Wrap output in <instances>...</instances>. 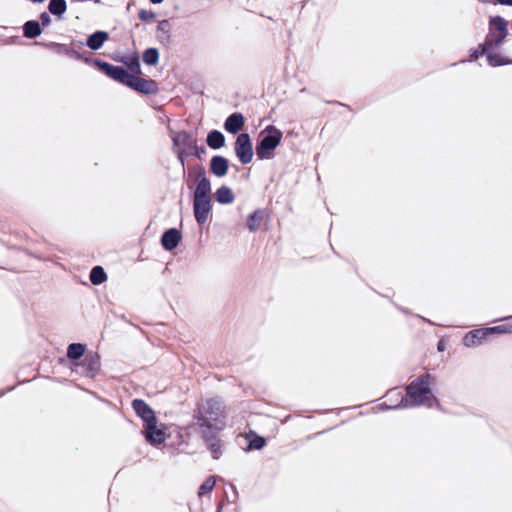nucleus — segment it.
<instances>
[{"label":"nucleus","instance_id":"f257e3e1","mask_svg":"<svg viewBox=\"0 0 512 512\" xmlns=\"http://www.w3.org/2000/svg\"><path fill=\"white\" fill-rule=\"evenodd\" d=\"M225 418L226 416L223 411H206L204 415L198 419V425L201 429V433L207 440H211L210 450L215 459H218L221 454L220 444L212 438L215 433L223 430L226 426Z\"/></svg>","mask_w":512,"mask_h":512},{"label":"nucleus","instance_id":"f03ea898","mask_svg":"<svg viewBox=\"0 0 512 512\" xmlns=\"http://www.w3.org/2000/svg\"><path fill=\"white\" fill-rule=\"evenodd\" d=\"M431 378L429 375L420 377L417 381L412 382L407 387L408 399H401L399 405L393 406L398 407H410L417 405H428L431 406L434 400L430 390Z\"/></svg>","mask_w":512,"mask_h":512},{"label":"nucleus","instance_id":"7ed1b4c3","mask_svg":"<svg viewBox=\"0 0 512 512\" xmlns=\"http://www.w3.org/2000/svg\"><path fill=\"white\" fill-rule=\"evenodd\" d=\"M282 132L274 127L268 126L260 133V141L256 146V155L260 160L272 159L274 150L282 140Z\"/></svg>","mask_w":512,"mask_h":512},{"label":"nucleus","instance_id":"20e7f679","mask_svg":"<svg viewBox=\"0 0 512 512\" xmlns=\"http://www.w3.org/2000/svg\"><path fill=\"white\" fill-rule=\"evenodd\" d=\"M235 153L242 164H248L253 158V147L247 133L240 134L235 141Z\"/></svg>","mask_w":512,"mask_h":512},{"label":"nucleus","instance_id":"39448f33","mask_svg":"<svg viewBox=\"0 0 512 512\" xmlns=\"http://www.w3.org/2000/svg\"><path fill=\"white\" fill-rule=\"evenodd\" d=\"M144 435L151 445L162 444L168 437L167 427L165 425H157V420L144 427Z\"/></svg>","mask_w":512,"mask_h":512},{"label":"nucleus","instance_id":"423d86ee","mask_svg":"<svg viewBox=\"0 0 512 512\" xmlns=\"http://www.w3.org/2000/svg\"><path fill=\"white\" fill-rule=\"evenodd\" d=\"M211 211V199L193 198V214L199 225H203L208 221Z\"/></svg>","mask_w":512,"mask_h":512},{"label":"nucleus","instance_id":"0eeeda50","mask_svg":"<svg viewBox=\"0 0 512 512\" xmlns=\"http://www.w3.org/2000/svg\"><path fill=\"white\" fill-rule=\"evenodd\" d=\"M95 66H97L101 71H103L107 76L112 79L127 85V82L130 78L129 73L125 69L119 66H113L107 62H103L101 60H96L94 62Z\"/></svg>","mask_w":512,"mask_h":512},{"label":"nucleus","instance_id":"6e6552de","mask_svg":"<svg viewBox=\"0 0 512 512\" xmlns=\"http://www.w3.org/2000/svg\"><path fill=\"white\" fill-rule=\"evenodd\" d=\"M195 183L193 198L211 199V183L203 168L197 171Z\"/></svg>","mask_w":512,"mask_h":512},{"label":"nucleus","instance_id":"1a4fd4ad","mask_svg":"<svg viewBox=\"0 0 512 512\" xmlns=\"http://www.w3.org/2000/svg\"><path fill=\"white\" fill-rule=\"evenodd\" d=\"M127 86L144 94H152L157 91V84L153 80H146L137 75H130Z\"/></svg>","mask_w":512,"mask_h":512},{"label":"nucleus","instance_id":"9d476101","mask_svg":"<svg viewBox=\"0 0 512 512\" xmlns=\"http://www.w3.org/2000/svg\"><path fill=\"white\" fill-rule=\"evenodd\" d=\"M132 407L136 414L143 420L144 427L157 420L152 408L143 400L135 399L132 402Z\"/></svg>","mask_w":512,"mask_h":512},{"label":"nucleus","instance_id":"9b49d317","mask_svg":"<svg viewBox=\"0 0 512 512\" xmlns=\"http://www.w3.org/2000/svg\"><path fill=\"white\" fill-rule=\"evenodd\" d=\"M491 34L490 37L495 41V45H499L507 34V22L501 17H494L490 21Z\"/></svg>","mask_w":512,"mask_h":512},{"label":"nucleus","instance_id":"f8f14e48","mask_svg":"<svg viewBox=\"0 0 512 512\" xmlns=\"http://www.w3.org/2000/svg\"><path fill=\"white\" fill-rule=\"evenodd\" d=\"M172 139L174 145L177 147L178 156L182 161V155L185 153L186 149L193 147L195 142L187 132L175 133Z\"/></svg>","mask_w":512,"mask_h":512},{"label":"nucleus","instance_id":"ddd939ff","mask_svg":"<svg viewBox=\"0 0 512 512\" xmlns=\"http://www.w3.org/2000/svg\"><path fill=\"white\" fill-rule=\"evenodd\" d=\"M488 336L486 334L485 328L475 329L468 332L463 338V345L465 347L471 348L476 347L482 344L483 340Z\"/></svg>","mask_w":512,"mask_h":512},{"label":"nucleus","instance_id":"4468645a","mask_svg":"<svg viewBox=\"0 0 512 512\" xmlns=\"http://www.w3.org/2000/svg\"><path fill=\"white\" fill-rule=\"evenodd\" d=\"M180 240H181L180 232L175 228H171L163 234L161 243H162V246L166 250L171 251L177 247Z\"/></svg>","mask_w":512,"mask_h":512},{"label":"nucleus","instance_id":"2eb2a0df","mask_svg":"<svg viewBox=\"0 0 512 512\" xmlns=\"http://www.w3.org/2000/svg\"><path fill=\"white\" fill-rule=\"evenodd\" d=\"M244 123L245 119L241 113H233L226 119L224 128L227 132L235 134L243 128Z\"/></svg>","mask_w":512,"mask_h":512},{"label":"nucleus","instance_id":"dca6fc26","mask_svg":"<svg viewBox=\"0 0 512 512\" xmlns=\"http://www.w3.org/2000/svg\"><path fill=\"white\" fill-rule=\"evenodd\" d=\"M210 170L215 176L224 177L228 171L227 159L222 156H214L210 161Z\"/></svg>","mask_w":512,"mask_h":512},{"label":"nucleus","instance_id":"f3484780","mask_svg":"<svg viewBox=\"0 0 512 512\" xmlns=\"http://www.w3.org/2000/svg\"><path fill=\"white\" fill-rule=\"evenodd\" d=\"M215 199L221 205H229L235 201V194L233 190L226 186L222 185L215 191Z\"/></svg>","mask_w":512,"mask_h":512},{"label":"nucleus","instance_id":"a211bd4d","mask_svg":"<svg viewBox=\"0 0 512 512\" xmlns=\"http://www.w3.org/2000/svg\"><path fill=\"white\" fill-rule=\"evenodd\" d=\"M109 39V35L104 31H97L90 35L87 40V46L92 50H98Z\"/></svg>","mask_w":512,"mask_h":512},{"label":"nucleus","instance_id":"6ab92c4d","mask_svg":"<svg viewBox=\"0 0 512 512\" xmlns=\"http://www.w3.org/2000/svg\"><path fill=\"white\" fill-rule=\"evenodd\" d=\"M264 219V212L262 210H256L250 214L247 218V227L251 232L257 231Z\"/></svg>","mask_w":512,"mask_h":512},{"label":"nucleus","instance_id":"aec40b11","mask_svg":"<svg viewBox=\"0 0 512 512\" xmlns=\"http://www.w3.org/2000/svg\"><path fill=\"white\" fill-rule=\"evenodd\" d=\"M224 135L217 130L210 132L207 136V144L212 149H219L224 145Z\"/></svg>","mask_w":512,"mask_h":512},{"label":"nucleus","instance_id":"412c9836","mask_svg":"<svg viewBox=\"0 0 512 512\" xmlns=\"http://www.w3.org/2000/svg\"><path fill=\"white\" fill-rule=\"evenodd\" d=\"M24 35L27 38H35L41 34V28L37 21H28L25 23L24 27Z\"/></svg>","mask_w":512,"mask_h":512},{"label":"nucleus","instance_id":"4be33fe9","mask_svg":"<svg viewBox=\"0 0 512 512\" xmlns=\"http://www.w3.org/2000/svg\"><path fill=\"white\" fill-rule=\"evenodd\" d=\"M107 275L101 266H95L90 272V281L94 285H99L105 282Z\"/></svg>","mask_w":512,"mask_h":512},{"label":"nucleus","instance_id":"5701e85b","mask_svg":"<svg viewBox=\"0 0 512 512\" xmlns=\"http://www.w3.org/2000/svg\"><path fill=\"white\" fill-rule=\"evenodd\" d=\"M85 346L80 343L70 344L67 348V357L72 360L81 358L84 355Z\"/></svg>","mask_w":512,"mask_h":512},{"label":"nucleus","instance_id":"b1692460","mask_svg":"<svg viewBox=\"0 0 512 512\" xmlns=\"http://www.w3.org/2000/svg\"><path fill=\"white\" fill-rule=\"evenodd\" d=\"M48 8L53 15L60 16L66 11L67 5L65 0H51Z\"/></svg>","mask_w":512,"mask_h":512},{"label":"nucleus","instance_id":"393cba45","mask_svg":"<svg viewBox=\"0 0 512 512\" xmlns=\"http://www.w3.org/2000/svg\"><path fill=\"white\" fill-rule=\"evenodd\" d=\"M159 53L157 49L150 48L143 54V61L147 65H155L158 62Z\"/></svg>","mask_w":512,"mask_h":512},{"label":"nucleus","instance_id":"a878e982","mask_svg":"<svg viewBox=\"0 0 512 512\" xmlns=\"http://www.w3.org/2000/svg\"><path fill=\"white\" fill-rule=\"evenodd\" d=\"M216 484V480L214 477H209L207 478L203 483L202 485L199 487V496H203L209 492L212 491V489L214 488Z\"/></svg>","mask_w":512,"mask_h":512},{"label":"nucleus","instance_id":"bb28decb","mask_svg":"<svg viewBox=\"0 0 512 512\" xmlns=\"http://www.w3.org/2000/svg\"><path fill=\"white\" fill-rule=\"evenodd\" d=\"M488 63L491 65V66H499V65H504V64H508L510 63V61H508L507 59H505L503 56H501L500 54H491V53H488Z\"/></svg>","mask_w":512,"mask_h":512},{"label":"nucleus","instance_id":"cd10ccee","mask_svg":"<svg viewBox=\"0 0 512 512\" xmlns=\"http://www.w3.org/2000/svg\"><path fill=\"white\" fill-rule=\"evenodd\" d=\"M487 336L491 334H504L512 332V328L508 325H499L495 327L485 328Z\"/></svg>","mask_w":512,"mask_h":512},{"label":"nucleus","instance_id":"c85d7f7f","mask_svg":"<svg viewBox=\"0 0 512 512\" xmlns=\"http://www.w3.org/2000/svg\"><path fill=\"white\" fill-rule=\"evenodd\" d=\"M139 18L142 21H152L155 18V13L151 10L142 9L139 11Z\"/></svg>","mask_w":512,"mask_h":512},{"label":"nucleus","instance_id":"c756f323","mask_svg":"<svg viewBox=\"0 0 512 512\" xmlns=\"http://www.w3.org/2000/svg\"><path fill=\"white\" fill-rule=\"evenodd\" d=\"M265 444V441L261 437H255L253 440L249 443L250 449H261Z\"/></svg>","mask_w":512,"mask_h":512},{"label":"nucleus","instance_id":"7c9ffc66","mask_svg":"<svg viewBox=\"0 0 512 512\" xmlns=\"http://www.w3.org/2000/svg\"><path fill=\"white\" fill-rule=\"evenodd\" d=\"M127 65L133 73H135V74L140 73V63H139L138 58H136V57L132 58L131 62L127 63Z\"/></svg>","mask_w":512,"mask_h":512},{"label":"nucleus","instance_id":"2f4dec72","mask_svg":"<svg viewBox=\"0 0 512 512\" xmlns=\"http://www.w3.org/2000/svg\"><path fill=\"white\" fill-rule=\"evenodd\" d=\"M157 28H158V31H161L163 33H168L170 30V24L167 20H163L158 23Z\"/></svg>","mask_w":512,"mask_h":512},{"label":"nucleus","instance_id":"473e14b6","mask_svg":"<svg viewBox=\"0 0 512 512\" xmlns=\"http://www.w3.org/2000/svg\"><path fill=\"white\" fill-rule=\"evenodd\" d=\"M41 20H42V23L43 24H48L49 21H50V18H49V15H47L46 13H43L41 15Z\"/></svg>","mask_w":512,"mask_h":512},{"label":"nucleus","instance_id":"72a5a7b5","mask_svg":"<svg viewBox=\"0 0 512 512\" xmlns=\"http://www.w3.org/2000/svg\"><path fill=\"white\" fill-rule=\"evenodd\" d=\"M500 4L512 6V0H497Z\"/></svg>","mask_w":512,"mask_h":512},{"label":"nucleus","instance_id":"f704fd0d","mask_svg":"<svg viewBox=\"0 0 512 512\" xmlns=\"http://www.w3.org/2000/svg\"><path fill=\"white\" fill-rule=\"evenodd\" d=\"M438 350L443 351L444 350V343L441 341L438 343Z\"/></svg>","mask_w":512,"mask_h":512},{"label":"nucleus","instance_id":"c9c22d12","mask_svg":"<svg viewBox=\"0 0 512 512\" xmlns=\"http://www.w3.org/2000/svg\"><path fill=\"white\" fill-rule=\"evenodd\" d=\"M152 3L154 4H159L161 3L163 0H150Z\"/></svg>","mask_w":512,"mask_h":512},{"label":"nucleus","instance_id":"e433bc0d","mask_svg":"<svg viewBox=\"0 0 512 512\" xmlns=\"http://www.w3.org/2000/svg\"><path fill=\"white\" fill-rule=\"evenodd\" d=\"M485 51H486V48H483L481 51V54L485 53Z\"/></svg>","mask_w":512,"mask_h":512}]
</instances>
